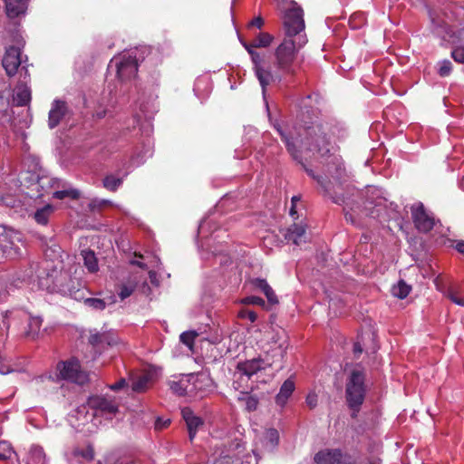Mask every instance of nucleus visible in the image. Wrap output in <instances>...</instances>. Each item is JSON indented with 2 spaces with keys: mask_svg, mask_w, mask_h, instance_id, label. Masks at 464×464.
<instances>
[{
  "mask_svg": "<svg viewBox=\"0 0 464 464\" xmlns=\"http://www.w3.org/2000/svg\"><path fill=\"white\" fill-rule=\"evenodd\" d=\"M304 115L297 120L289 132L276 125L293 160L323 188L324 195L338 205L346 204L342 190L341 179L345 174L343 162L339 155L332 153L331 138L335 126L320 120L305 121Z\"/></svg>",
  "mask_w": 464,
  "mask_h": 464,
  "instance_id": "1",
  "label": "nucleus"
},
{
  "mask_svg": "<svg viewBox=\"0 0 464 464\" xmlns=\"http://www.w3.org/2000/svg\"><path fill=\"white\" fill-rule=\"evenodd\" d=\"M291 7L283 15L285 37L275 50V73L294 76L295 74V61L297 53L307 43L304 33L305 24L304 10L295 1H291Z\"/></svg>",
  "mask_w": 464,
  "mask_h": 464,
  "instance_id": "2",
  "label": "nucleus"
},
{
  "mask_svg": "<svg viewBox=\"0 0 464 464\" xmlns=\"http://www.w3.org/2000/svg\"><path fill=\"white\" fill-rule=\"evenodd\" d=\"M366 394L365 372L353 369L346 380L345 399L348 406L362 405Z\"/></svg>",
  "mask_w": 464,
  "mask_h": 464,
  "instance_id": "3",
  "label": "nucleus"
},
{
  "mask_svg": "<svg viewBox=\"0 0 464 464\" xmlns=\"http://www.w3.org/2000/svg\"><path fill=\"white\" fill-rule=\"evenodd\" d=\"M274 362V361L269 359L268 355H266L265 358L257 357L251 360L239 362L237 365V371L234 374L235 377L237 374L239 375L238 380H235L233 382L234 389L237 391L240 390L242 387L240 382H247L254 374L257 373L258 372L272 367Z\"/></svg>",
  "mask_w": 464,
  "mask_h": 464,
  "instance_id": "4",
  "label": "nucleus"
},
{
  "mask_svg": "<svg viewBox=\"0 0 464 464\" xmlns=\"http://www.w3.org/2000/svg\"><path fill=\"white\" fill-rule=\"evenodd\" d=\"M23 239L22 234L14 228L0 225V249L8 258H16L21 256L18 243Z\"/></svg>",
  "mask_w": 464,
  "mask_h": 464,
  "instance_id": "5",
  "label": "nucleus"
},
{
  "mask_svg": "<svg viewBox=\"0 0 464 464\" xmlns=\"http://www.w3.org/2000/svg\"><path fill=\"white\" fill-rule=\"evenodd\" d=\"M251 61L254 64L255 75L257 78L259 84L262 88V92L265 95L266 88L276 81L280 82L281 76L278 73H273L270 66L266 63L264 56L256 51H249Z\"/></svg>",
  "mask_w": 464,
  "mask_h": 464,
  "instance_id": "6",
  "label": "nucleus"
},
{
  "mask_svg": "<svg viewBox=\"0 0 464 464\" xmlns=\"http://www.w3.org/2000/svg\"><path fill=\"white\" fill-rule=\"evenodd\" d=\"M57 370L60 377L63 380L79 385H83L89 382L88 373L81 369L80 362L76 358L60 362L57 364Z\"/></svg>",
  "mask_w": 464,
  "mask_h": 464,
  "instance_id": "7",
  "label": "nucleus"
},
{
  "mask_svg": "<svg viewBox=\"0 0 464 464\" xmlns=\"http://www.w3.org/2000/svg\"><path fill=\"white\" fill-rule=\"evenodd\" d=\"M411 218L415 227L422 233H428L435 226L434 217L428 213L424 205L418 202L411 207Z\"/></svg>",
  "mask_w": 464,
  "mask_h": 464,
  "instance_id": "8",
  "label": "nucleus"
},
{
  "mask_svg": "<svg viewBox=\"0 0 464 464\" xmlns=\"http://www.w3.org/2000/svg\"><path fill=\"white\" fill-rule=\"evenodd\" d=\"M110 63H115L117 76L122 81L130 80L137 74L138 61L136 56L124 54L120 58L111 59Z\"/></svg>",
  "mask_w": 464,
  "mask_h": 464,
  "instance_id": "9",
  "label": "nucleus"
},
{
  "mask_svg": "<svg viewBox=\"0 0 464 464\" xmlns=\"http://www.w3.org/2000/svg\"><path fill=\"white\" fill-rule=\"evenodd\" d=\"M60 271L49 261L45 260L42 263L37 272L39 287L47 291L55 288V279Z\"/></svg>",
  "mask_w": 464,
  "mask_h": 464,
  "instance_id": "10",
  "label": "nucleus"
},
{
  "mask_svg": "<svg viewBox=\"0 0 464 464\" xmlns=\"http://www.w3.org/2000/svg\"><path fill=\"white\" fill-rule=\"evenodd\" d=\"M190 395H194L198 398L206 397L213 388V382L209 376L200 373L190 378Z\"/></svg>",
  "mask_w": 464,
  "mask_h": 464,
  "instance_id": "11",
  "label": "nucleus"
},
{
  "mask_svg": "<svg viewBox=\"0 0 464 464\" xmlns=\"http://www.w3.org/2000/svg\"><path fill=\"white\" fill-rule=\"evenodd\" d=\"M2 64L7 75H14L18 70V67L21 64L20 49L15 46H11L8 49H6L2 61Z\"/></svg>",
  "mask_w": 464,
  "mask_h": 464,
  "instance_id": "12",
  "label": "nucleus"
},
{
  "mask_svg": "<svg viewBox=\"0 0 464 464\" xmlns=\"http://www.w3.org/2000/svg\"><path fill=\"white\" fill-rule=\"evenodd\" d=\"M241 449H244L240 440L231 441L227 451H222L219 458L215 459L214 464H237L240 461Z\"/></svg>",
  "mask_w": 464,
  "mask_h": 464,
  "instance_id": "13",
  "label": "nucleus"
},
{
  "mask_svg": "<svg viewBox=\"0 0 464 464\" xmlns=\"http://www.w3.org/2000/svg\"><path fill=\"white\" fill-rule=\"evenodd\" d=\"M91 409L100 411L102 414H115L118 411V405L111 399L103 396H92L88 400Z\"/></svg>",
  "mask_w": 464,
  "mask_h": 464,
  "instance_id": "14",
  "label": "nucleus"
},
{
  "mask_svg": "<svg viewBox=\"0 0 464 464\" xmlns=\"http://www.w3.org/2000/svg\"><path fill=\"white\" fill-rule=\"evenodd\" d=\"M181 416L186 422L189 440L192 441L198 428L204 425V421L200 417L195 415L194 411L189 407H184L181 410Z\"/></svg>",
  "mask_w": 464,
  "mask_h": 464,
  "instance_id": "15",
  "label": "nucleus"
},
{
  "mask_svg": "<svg viewBox=\"0 0 464 464\" xmlns=\"http://www.w3.org/2000/svg\"><path fill=\"white\" fill-rule=\"evenodd\" d=\"M316 464H341L343 452L340 449H325L319 450L314 457Z\"/></svg>",
  "mask_w": 464,
  "mask_h": 464,
  "instance_id": "16",
  "label": "nucleus"
},
{
  "mask_svg": "<svg viewBox=\"0 0 464 464\" xmlns=\"http://www.w3.org/2000/svg\"><path fill=\"white\" fill-rule=\"evenodd\" d=\"M68 113V107L65 102L55 100L49 111L48 125L51 129L55 128Z\"/></svg>",
  "mask_w": 464,
  "mask_h": 464,
  "instance_id": "17",
  "label": "nucleus"
},
{
  "mask_svg": "<svg viewBox=\"0 0 464 464\" xmlns=\"http://www.w3.org/2000/svg\"><path fill=\"white\" fill-rule=\"evenodd\" d=\"M284 236L287 241L298 246L306 242V227L302 223H294L287 228Z\"/></svg>",
  "mask_w": 464,
  "mask_h": 464,
  "instance_id": "18",
  "label": "nucleus"
},
{
  "mask_svg": "<svg viewBox=\"0 0 464 464\" xmlns=\"http://www.w3.org/2000/svg\"><path fill=\"white\" fill-rule=\"evenodd\" d=\"M89 343L93 347L107 344L109 346L114 345L117 343L116 337L111 332L105 331L102 333H99L97 331H91L89 336Z\"/></svg>",
  "mask_w": 464,
  "mask_h": 464,
  "instance_id": "19",
  "label": "nucleus"
},
{
  "mask_svg": "<svg viewBox=\"0 0 464 464\" xmlns=\"http://www.w3.org/2000/svg\"><path fill=\"white\" fill-rule=\"evenodd\" d=\"M42 324L43 319L40 316H30L24 331L25 337L31 340L38 339L42 334Z\"/></svg>",
  "mask_w": 464,
  "mask_h": 464,
  "instance_id": "20",
  "label": "nucleus"
},
{
  "mask_svg": "<svg viewBox=\"0 0 464 464\" xmlns=\"http://www.w3.org/2000/svg\"><path fill=\"white\" fill-rule=\"evenodd\" d=\"M5 12L8 17L15 18L26 9V0H5Z\"/></svg>",
  "mask_w": 464,
  "mask_h": 464,
  "instance_id": "21",
  "label": "nucleus"
},
{
  "mask_svg": "<svg viewBox=\"0 0 464 464\" xmlns=\"http://www.w3.org/2000/svg\"><path fill=\"white\" fill-rule=\"evenodd\" d=\"M16 106H25L31 101V90L25 84H18L15 87L13 98Z\"/></svg>",
  "mask_w": 464,
  "mask_h": 464,
  "instance_id": "22",
  "label": "nucleus"
},
{
  "mask_svg": "<svg viewBox=\"0 0 464 464\" xmlns=\"http://www.w3.org/2000/svg\"><path fill=\"white\" fill-rule=\"evenodd\" d=\"M294 391L295 382L290 379L285 381L280 388L279 393L276 397V404L284 406Z\"/></svg>",
  "mask_w": 464,
  "mask_h": 464,
  "instance_id": "23",
  "label": "nucleus"
},
{
  "mask_svg": "<svg viewBox=\"0 0 464 464\" xmlns=\"http://www.w3.org/2000/svg\"><path fill=\"white\" fill-rule=\"evenodd\" d=\"M169 386L173 393L178 396L190 395V379H180L179 381H170Z\"/></svg>",
  "mask_w": 464,
  "mask_h": 464,
  "instance_id": "24",
  "label": "nucleus"
},
{
  "mask_svg": "<svg viewBox=\"0 0 464 464\" xmlns=\"http://www.w3.org/2000/svg\"><path fill=\"white\" fill-rule=\"evenodd\" d=\"M262 443L267 451H273L279 443V433L276 429H268L265 431Z\"/></svg>",
  "mask_w": 464,
  "mask_h": 464,
  "instance_id": "25",
  "label": "nucleus"
},
{
  "mask_svg": "<svg viewBox=\"0 0 464 464\" xmlns=\"http://www.w3.org/2000/svg\"><path fill=\"white\" fill-rule=\"evenodd\" d=\"M81 256H82L85 267L90 273H96L99 270L98 259L92 250H82Z\"/></svg>",
  "mask_w": 464,
  "mask_h": 464,
  "instance_id": "26",
  "label": "nucleus"
},
{
  "mask_svg": "<svg viewBox=\"0 0 464 464\" xmlns=\"http://www.w3.org/2000/svg\"><path fill=\"white\" fill-rule=\"evenodd\" d=\"M53 212V207L50 204H47L42 208L36 210L34 213V219L40 225H46Z\"/></svg>",
  "mask_w": 464,
  "mask_h": 464,
  "instance_id": "27",
  "label": "nucleus"
},
{
  "mask_svg": "<svg viewBox=\"0 0 464 464\" xmlns=\"http://www.w3.org/2000/svg\"><path fill=\"white\" fill-rule=\"evenodd\" d=\"M274 40L272 34L266 32L259 33L258 35L252 41V46H256L257 48H266L268 47Z\"/></svg>",
  "mask_w": 464,
  "mask_h": 464,
  "instance_id": "28",
  "label": "nucleus"
},
{
  "mask_svg": "<svg viewBox=\"0 0 464 464\" xmlns=\"http://www.w3.org/2000/svg\"><path fill=\"white\" fill-rule=\"evenodd\" d=\"M122 179L118 178L112 174L105 176L102 179L103 187L109 191H116L119 187L121 185Z\"/></svg>",
  "mask_w": 464,
  "mask_h": 464,
  "instance_id": "29",
  "label": "nucleus"
},
{
  "mask_svg": "<svg viewBox=\"0 0 464 464\" xmlns=\"http://www.w3.org/2000/svg\"><path fill=\"white\" fill-rule=\"evenodd\" d=\"M411 290V287L409 285H407L403 280H400L397 285L392 287V294L400 299H404L409 295Z\"/></svg>",
  "mask_w": 464,
  "mask_h": 464,
  "instance_id": "30",
  "label": "nucleus"
},
{
  "mask_svg": "<svg viewBox=\"0 0 464 464\" xmlns=\"http://www.w3.org/2000/svg\"><path fill=\"white\" fill-rule=\"evenodd\" d=\"M53 198L57 199H64L66 198L78 199L80 198V192L75 188L56 190L53 193Z\"/></svg>",
  "mask_w": 464,
  "mask_h": 464,
  "instance_id": "31",
  "label": "nucleus"
},
{
  "mask_svg": "<svg viewBox=\"0 0 464 464\" xmlns=\"http://www.w3.org/2000/svg\"><path fill=\"white\" fill-rule=\"evenodd\" d=\"M0 204L10 208L22 207V201L12 194H5L0 197Z\"/></svg>",
  "mask_w": 464,
  "mask_h": 464,
  "instance_id": "32",
  "label": "nucleus"
},
{
  "mask_svg": "<svg viewBox=\"0 0 464 464\" xmlns=\"http://www.w3.org/2000/svg\"><path fill=\"white\" fill-rule=\"evenodd\" d=\"M150 378L147 375H140L133 380L131 389L135 392H143L148 388Z\"/></svg>",
  "mask_w": 464,
  "mask_h": 464,
  "instance_id": "33",
  "label": "nucleus"
},
{
  "mask_svg": "<svg viewBox=\"0 0 464 464\" xmlns=\"http://www.w3.org/2000/svg\"><path fill=\"white\" fill-rule=\"evenodd\" d=\"M198 335V333L195 331H187L180 334L179 340L183 344L191 349Z\"/></svg>",
  "mask_w": 464,
  "mask_h": 464,
  "instance_id": "34",
  "label": "nucleus"
},
{
  "mask_svg": "<svg viewBox=\"0 0 464 464\" xmlns=\"http://www.w3.org/2000/svg\"><path fill=\"white\" fill-rule=\"evenodd\" d=\"M365 23V16L363 14L355 13L353 14L349 19V24L353 29H358L362 27Z\"/></svg>",
  "mask_w": 464,
  "mask_h": 464,
  "instance_id": "35",
  "label": "nucleus"
},
{
  "mask_svg": "<svg viewBox=\"0 0 464 464\" xmlns=\"http://www.w3.org/2000/svg\"><path fill=\"white\" fill-rule=\"evenodd\" d=\"M9 320L6 314L0 317V341H4L8 336L9 332Z\"/></svg>",
  "mask_w": 464,
  "mask_h": 464,
  "instance_id": "36",
  "label": "nucleus"
},
{
  "mask_svg": "<svg viewBox=\"0 0 464 464\" xmlns=\"http://www.w3.org/2000/svg\"><path fill=\"white\" fill-rule=\"evenodd\" d=\"M84 304L95 310H103L106 307L105 301L100 298H87L84 300Z\"/></svg>",
  "mask_w": 464,
  "mask_h": 464,
  "instance_id": "37",
  "label": "nucleus"
},
{
  "mask_svg": "<svg viewBox=\"0 0 464 464\" xmlns=\"http://www.w3.org/2000/svg\"><path fill=\"white\" fill-rule=\"evenodd\" d=\"M452 70V63L449 60H444L440 63L438 73L440 77H447L450 74Z\"/></svg>",
  "mask_w": 464,
  "mask_h": 464,
  "instance_id": "38",
  "label": "nucleus"
},
{
  "mask_svg": "<svg viewBox=\"0 0 464 464\" xmlns=\"http://www.w3.org/2000/svg\"><path fill=\"white\" fill-rule=\"evenodd\" d=\"M237 316L241 319H248L251 323L256 322L257 314L255 311L242 308L238 311Z\"/></svg>",
  "mask_w": 464,
  "mask_h": 464,
  "instance_id": "39",
  "label": "nucleus"
},
{
  "mask_svg": "<svg viewBox=\"0 0 464 464\" xmlns=\"http://www.w3.org/2000/svg\"><path fill=\"white\" fill-rule=\"evenodd\" d=\"M109 203L110 202L108 200L95 198L91 200V202L88 204V208L90 209V211L94 212L96 210L102 209L104 207L109 205Z\"/></svg>",
  "mask_w": 464,
  "mask_h": 464,
  "instance_id": "40",
  "label": "nucleus"
},
{
  "mask_svg": "<svg viewBox=\"0 0 464 464\" xmlns=\"http://www.w3.org/2000/svg\"><path fill=\"white\" fill-rule=\"evenodd\" d=\"M134 290H135L134 285H131V284L122 285H121V288H120L119 296L121 300H124L127 297L130 296L132 295V293L134 292Z\"/></svg>",
  "mask_w": 464,
  "mask_h": 464,
  "instance_id": "41",
  "label": "nucleus"
},
{
  "mask_svg": "<svg viewBox=\"0 0 464 464\" xmlns=\"http://www.w3.org/2000/svg\"><path fill=\"white\" fill-rule=\"evenodd\" d=\"M451 57L455 62L464 63V46L455 48L451 52Z\"/></svg>",
  "mask_w": 464,
  "mask_h": 464,
  "instance_id": "42",
  "label": "nucleus"
},
{
  "mask_svg": "<svg viewBox=\"0 0 464 464\" xmlns=\"http://www.w3.org/2000/svg\"><path fill=\"white\" fill-rule=\"evenodd\" d=\"M242 303L245 304H255V305H259V306L265 305V301L263 298L258 297V296H254V295L247 296V297L244 298L242 300Z\"/></svg>",
  "mask_w": 464,
  "mask_h": 464,
  "instance_id": "43",
  "label": "nucleus"
},
{
  "mask_svg": "<svg viewBox=\"0 0 464 464\" xmlns=\"http://www.w3.org/2000/svg\"><path fill=\"white\" fill-rule=\"evenodd\" d=\"M263 293L265 294L266 297L267 298V301L270 304H278V298L270 285L267 288H266L265 292H263Z\"/></svg>",
  "mask_w": 464,
  "mask_h": 464,
  "instance_id": "44",
  "label": "nucleus"
},
{
  "mask_svg": "<svg viewBox=\"0 0 464 464\" xmlns=\"http://www.w3.org/2000/svg\"><path fill=\"white\" fill-rule=\"evenodd\" d=\"M251 283L255 287L259 288L262 292H265V289L269 286L266 280L262 278H254Z\"/></svg>",
  "mask_w": 464,
  "mask_h": 464,
  "instance_id": "45",
  "label": "nucleus"
},
{
  "mask_svg": "<svg viewBox=\"0 0 464 464\" xmlns=\"http://www.w3.org/2000/svg\"><path fill=\"white\" fill-rule=\"evenodd\" d=\"M318 401L317 395L314 392H311L306 396L305 402L310 409L316 407Z\"/></svg>",
  "mask_w": 464,
  "mask_h": 464,
  "instance_id": "46",
  "label": "nucleus"
},
{
  "mask_svg": "<svg viewBox=\"0 0 464 464\" xmlns=\"http://www.w3.org/2000/svg\"><path fill=\"white\" fill-rule=\"evenodd\" d=\"M258 401L256 398L249 396L246 399V409L249 411H255L257 408Z\"/></svg>",
  "mask_w": 464,
  "mask_h": 464,
  "instance_id": "47",
  "label": "nucleus"
},
{
  "mask_svg": "<svg viewBox=\"0 0 464 464\" xmlns=\"http://www.w3.org/2000/svg\"><path fill=\"white\" fill-rule=\"evenodd\" d=\"M127 385L126 380L121 378L118 382L109 386L111 391L118 392Z\"/></svg>",
  "mask_w": 464,
  "mask_h": 464,
  "instance_id": "48",
  "label": "nucleus"
},
{
  "mask_svg": "<svg viewBox=\"0 0 464 464\" xmlns=\"http://www.w3.org/2000/svg\"><path fill=\"white\" fill-rule=\"evenodd\" d=\"M285 342L280 343L277 348L272 350V352L276 353V355H279L281 359L284 358L287 348V345H285Z\"/></svg>",
  "mask_w": 464,
  "mask_h": 464,
  "instance_id": "49",
  "label": "nucleus"
},
{
  "mask_svg": "<svg viewBox=\"0 0 464 464\" xmlns=\"http://www.w3.org/2000/svg\"><path fill=\"white\" fill-rule=\"evenodd\" d=\"M448 296L454 304L464 306V299L458 297L453 292H450Z\"/></svg>",
  "mask_w": 464,
  "mask_h": 464,
  "instance_id": "50",
  "label": "nucleus"
},
{
  "mask_svg": "<svg viewBox=\"0 0 464 464\" xmlns=\"http://www.w3.org/2000/svg\"><path fill=\"white\" fill-rule=\"evenodd\" d=\"M0 450H2V452H5L10 455L13 453L11 444L6 441H0Z\"/></svg>",
  "mask_w": 464,
  "mask_h": 464,
  "instance_id": "51",
  "label": "nucleus"
},
{
  "mask_svg": "<svg viewBox=\"0 0 464 464\" xmlns=\"http://www.w3.org/2000/svg\"><path fill=\"white\" fill-rule=\"evenodd\" d=\"M169 423H170L169 420H161V419L159 418L156 420L155 428L159 429V430H161V429H164V428L168 427L169 425Z\"/></svg>",
  "mask_w": 464,
  "mask_h": 464,
  "instance_id": "52",
  "label": "nucleus"
},
{
  "mask_svg": "<svg viewBox=\"0 0 464 464\" xmlns=\"http://www.w3.org/2000/svg\"><path fill=\"white\" fill-rule=\"evenodd\" d=\"M263 24H264V20L261 16H257L250 22L251 26H255L259 29L263 26Z\"/></svg>",
  "mask_w": 464,
  "mask_h": 464,
  "instance_id": "53",
  "label": "nucleus"
},
{
  "mask_svg": "<svg viewBox=\"0 0 464 464\" xmlns=\"http://www.w3.org/2000/svg\"><path fill=\"white\" fill-rule=\"evenodd\" d=\"M353 352L355 356H359L363 352V349L359 342L353 343Z\"/></svg>",
  "mask_w": 464,
  "mask_h": 464,
  "instance_id": "54",
  "label": "nucleus"
},
{
  "mask_svg": "<svg viewBox=\"0 0 464 464\" xmlns=\"http://www.w3.org/2000/svg\"><path fill=\"white\" fill-rule=\"evenodd\" d=\"M298 200H299V198H298L297 197H295V196L292 198V207H291V208H290V215H291L292 217H295V215L296 214V210H295V203H296V201H298Z\"/></svg>",
  "mask_w": 464,
  "mask_h": 464,
  "instance_id": "55",
  "label": "nucleus"
},
{
  "mask_svg": "<svg viewBox=\"0 0 464 464\" xmlns=\"http://www.w3.org/2000/svg\"><path fill=\"white\" fill-rule=\"evenodd\" d=\"M455 248L459 253L464 254V240L458 241Z\"/></svg>",
  "mask_w": 464,
  "mask_h": 464,
  "instance_id": "56",
  "label": "nucleus"
},
{
  "mask_svg": "<svg viewBox=\"0 0 464 464\" xmlns=\"http://www.w3.org/2000/svg\"><path fill=\"white\" fill-rule=\"evenodd\" d=\"M361 406L362 405H358L357 407H355L354 405L353 406H348L352 410V411H353L352 414H351L352 418L354 419V418L357 417V414H358V412L361 410Z\"/></svg>",
  "mask_w": 464,
  "mask_h": 464,
  "instance_id": "57",
  "label": "nucleus"
},
{
  "mask_svg": "<svg viewBox=\"0 0 464 464\" xmlns=\"http://www.w3.org/2000/svg\"><path fill=\"white\" fill-rule=\"evenodd\" d=\"M344 218H345V220L347 222H350L352 224H355L356 223L353 215L352 213H350V212H345L344 213Z\"/></svg>",
  "mask_w": 464,
  "mask_h": 464,
  "instance_id": "58",
  "label": "nucleus"
},
{
  "mask_svg": "<svg viewBox=\"0 0 464 464\" xmlns=\"http://www.w3.org/2000/svg\"><path fill=\"white\" fill-rule=\"evenodd\" d=\"M149 276L152 284H157V273L155 271L150 270L149 272Z\"/></svg>",
  "mask_w": 464,
  "mask_h": 464,
  "instance_id": "59",
  "label": "nucleus"
},
{
  "mask_svg": "<svg viewBox=\"0 0 464 464\" xmlns=\"http://www.w3.org/2000/svg\"><path fill=\"white\" fill-rule=\"evenodd\" d=\"M130 264L134 265V266H139L140 268H142V269H146L147 268V265L145 263L140 262V261L131 260Z\"/></svg>",
  "mask_w": 464,
  "mask_h": 464,
  "instance_id": "60",
  "label": "nucleus"
},
{
  "mask_svg": "<svg viewBox=\"0 0 464 464\" xmlns=\"http://www.w3.org/2000/svg\"><path fill=\"white\" fill-rule=\"evenodd\" d=\"M243 46L246 48V50L247 51L248 53H249V51H255V49L257 48L256 46H252V42L251 43H243Z\"/></svg>",
  "mask_w": 464,
  "mask_h": 464,
  "instance_id": "61",
  "label": "nucleus"
},
{
  "mask_svg": "<svg viewBox=\"0 0 464 464\" xmlns=\"http://www.w3.org/2000/svg\"><path fill=\"white\" fill-rule=\"evenodd\" d=\"M13 372H14V370L11 369L10 367H2V368H0V373L1 374H7V373Z\"/></svg>",
  "mask_w": 464,
  "mask_h": 464,
  "instance_id": "62",
  "label": "nucleus"
},
{
  "mask_svg": "<svg viewBox=\"0 0 464 464\" xmlns=\"http://www.w3.org/2000/svg\"><path fill=\"white\" fill-rule=\"evenodd\" d=\"M10 454H7L5 452H0V459L1 460H6L8 459H10Z\"/></svg>",
  "mask_w": 464,
  "mask_h": 464,
  "instance_id": "63",
  "label": "nucleus"
},
{
  "mask_svg": "<svg viewBox=\"0 0 464 464\" xmlns=\"http://www.w3.org/2000/svg\"><path fill=\"white\" fill-rule=\"evenodd\" d=\"M136 256H139V257H142V255H138V254H135Z\"/></svg>",
  "mask_w": 464,
  "mask_h": 464,
  "instance_id": "64",
  "label": "nucleus"
}]
</instances>
